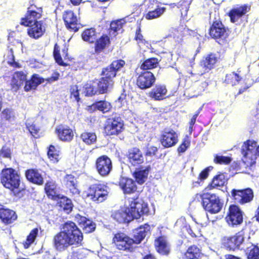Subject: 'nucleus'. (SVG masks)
I'll use <instances>...</instances> for the list:
<instances>
[{"label": "nucleus", "instance_id": "f257e3e1", "mask_svg": "<svg viewBox=\"0 0 259 259\" xmlns=\"http://www.w3.org/2000/svg\"><path fill=\"white\" fill-rule=\"evenodd\" d=\"M82 240V232L72 222L65 223L53 239L55 247L60 251L64 250L70 246L80 245Z\"/></svg>", "mask_w": 259, "mask_h": 259}, {"label": "nucleus", "instance_id": "f03ea898", "mask_svg": "<svg viewBox=\"0 0 259 259\" xmlns=\"http://www.w3.org/2000/svg\"><path fill=\"white\" fill-rule=\"evenodd\" d=\"M129 206L127 207L128 214L132 219H138L149 211L147 203L142 199L137 198L129 200Z\"/></svg>", "mask_w": 259, "mask_h": 259}, {"label": "nucleus", "instance_id": "7ed1b4c3", "mask_svg": "<svg viewBox=\"0 0 259 259\" xmlns=\"http://www.w3.org/2000/svg\"><path fill=\"white\" fill-rule=\"evenodd\" d=\"M1 179L4 186L11 190L18 188L20 185V176L16 170L11 168L2 170Z\"/></svg>", "mask_w": 259, "mask_h": 259}, {"label": "nucleus", "instance_id": "20e7f679", "mask_svg": "<svg viewBox=\"0 0 259 259\" xmlns=\"http://www.w3.org/2000/svg\"><path fill=\"white\" fill-rule=\"evenodd\" d=\"M244 162L247 165H251L255 163L257 156H259V145L253 140H248L244 143L242 147Z\"/></svg>", "mask_w": 259, "mask_h": 259}, {"label": "nucleus", "instance_id": "39448f33", "mask_svg": "<svg viewBox=\"0 0 259 259\" xmlns=\"http://www.w3.org/2000/svg\"><path fill=\"white\" fill-rule=\"evenodd\" d=\"M196 197L203 199L202 205L204 209L212 214L218 213L222 208L223 203L219 197L214 194L211 195L208 198H203L201 194H197Z\"/></svg>", "mask_w": 259, "mask_h": 259}, {"label": "nucleus", "instance_id": "423d86ee", "mask_svg": "<svg viewBox=\"0 0 259 259\" xmlns=\"http://www.w3.org/2000/svg\"><path fill=\"white\" fill-rule=\"evenodd\" d=\"M42 9L35 5H31L28 8L27 12L24 17L21 19L20 24L24 26L32 25L42 16Z\"/></svg>", "mask_w": 259, "mask_h": 259}, {"label": "nucleus", "instance_id": "0eeeda50", "mask_svg": "<svg viewBox=\"0 0 259 259\" xmlns=\"http://www.w3.org/2000/svg\"><path fill=\"white\" fill-rule=\"evenodd\" d=\"M108 194L107 186L101 184L93 185L89 188L87 196L94 201L102 202L106 198Z\"/></svg>", "mask_w": 259, "mask_h": 259}, {"label": "nucleus", "instance_id": "6e6552de", "mask_svg": "<svg viewBox=\"0 0 259 259\" xmlns=\"http://www.w3.org/2000/svg\"><path fill=\"white\" fill-rule=\"evenodd\" d=\"M96 167L101 176H108L112 169L111 160L106 156H100L96 160Z\"/></svg>", "mask_w": 259, "mask_h": 259}, {"label": "nucleus", "instance_id": "1a4fd4ad", "mask_svg": "<svg viewBox=\"0 0 259 259\" xmlns=\"http://www.w3.org/2000/svg\"><path fill=\"white\" fill-rule=\"evenodd\" d=\"M113 242L120 250H130L134 244L133 239L123 233H117L115 235Z\"/></svg>", "mask_w": 259, "mask_h": 259}, {"label": "nucleus", "instance_id": "9d476101", "mask_svg": "<svg viewBox=\"0 0 259 259\" xmlns=\"http://www.w3.org/2000/svg\"><path fill=\"white\" fill-rule=\"evenodd\" d=\"M226 220L230 226H234L240 224L243 221L242 212L236 205H231L229 208V213Z\"/></svg>", "mask_w": 259, "mask_h": 259}, {"label": "nucleus", "instance_id": "9b49d317", "mask_svg": "<svg viewBox=\"0 0 259 259\" xmlns=\"http://www.w3.org/2000/svg\"><path fill=\"white\" fill-rule=\"evenodd\" d=\"M155 81V77L150 71L141 73L137 77V84L141 89L150 88Z\"/></svg>", "mask_w": 259, "mask_h": 259}, {"label": "nucleus", "instance_id": "f8f14e48", "mask_svg": "<svg viewBox=\"0 0 259 259\" xmlns=\"http://www.w3.org/2000/svg\"><path fill=\"white\" fill-rule=\"evenodd\" d=\"M161 143L165 147H171L178 141V134L173 130H165L161 137Z\"/></svg>", "mask_w": 259, "mask_h": 259}, {"label": "nucleus", "instance_id": "ddd939ff", "mask_svg": "<svg viewBox=\"0 0 259 259\" xmlns=\"http://www.w3.org/2000/svg\"><path fill=\"white\" fill-rule=\"evenodd\" d=\"M232 194L235 201L240 204L247 203L253 197V192L249 188L243 190H233Z\"/></svg>", "mask_w": 259, "mask_h": 259}, {"label": "nucleus", "instance_id": "4468645a", "mask_svg": "<svg viewBox=\"0 0 259 259\" xmlns=\"http://www.w3.org/2000/svg\"><path fill=\"white\" fill-rule=\"evenodd\" d=\"M55 134L59 139L63 142H70L74 137L72 130L67 125H58L55 129Z\"/></svg>", "mask_w": 259, "mask_h": 259}, {"label": "nucleus", "instance_id": "2eb2a0df", "mask_svg": "<svg viewBox=\"0 0 259 259\" xmlns=\"http://www.w3.org/2000/svg\"><path fill=\"white\" fill-rule=\"evenodd\" d=\"M123 129V123L120 118L118 117L108 121L105 127V130L107 135H117L120 133Z\"/></svg>", "mask_w": 259, "mask_h": 259}, {"label": "nucleus", "instance_id": "dca6fc26", "mask_svg": "<svg viewBox=\"0 0 259 259\" xmlns=\"http://www.w3.org/2000/svg\"><path fill=\"white\" fill-rule=\"evenodd\" d=\"M209 34L214 38L225 39L228 35L227 30L222 23L214 22L210 28Z\"/></svg>", "mask_w": 259, "mask_h": 259}, {"label": "nucleus", "instance_id": "f3484780", "mask_svg": "<svg viewBox=\"0 0 259 259\" xmlns=\"http://www.w3.org/2000/svg\"><path fill=\"white\" fill-rule=\"evenodd\" d=\"M27 29L28 35L31 38L37 39L41 37L45 31V27L42 26V21L36 22L29 25Z\"/></svg>", "mask_w": 259, "mask_h": 259}, {"label": "nucleus", "instance_id": "a211bd4d", "mask_svg": "<svg viewBox=\"0 0 259 259\" xmlns=\"http://www.w3.org/2000/svg\"><path fill=\"white\" fill-rule=\"evenodd\" d=\"M17 218V215L14 210L0 204V219L3 223L7 224H11Z\"/></svg>", "mask_w": 259, "mask_h": 259}, {"label": "nucleus", "instance_id": "6ab92c4d", "mask_svg": "<svg viewBox=\"0 0 259 259\" xmlns=\"http://www.w3.org/2000/svg\"><path fill=\"white\" fill-rule=\"evenodd\" d=\"M63 19L66 27L74 32L78 31V20L71 11H66L63 14Z\"/></svg>", "mask_w": 259, "mask_h": 259}, {"label": "nucleus", "instance_id": "aec40b11", "mask_svg": "<svg viewBox=\"0 0 259 259\" xmlns=\"http://www.w3.org/2000/svg\"><path fill=\"white\" fill-rule=\"evenodd\" d=\"M151 227L148 224H145L140 226L134 232V243L139 244L144 239V238L149 233Z\"/></svg>", "mask_w": 259, "mask_h": 259}, {"label": "nucleus", "instance_id": "412c9836", "mask_svg": "<svg viewBox=\"0 0 259 259\" xmlns=\"http://www.w3.org/2000/svg\"><path fill=\"white\" fill-rule=\"evenodd\" d=\"M111 217L113 219L119 223H128L132 221L127 208H122L113 211Z\"/></svg>", "mask_w": 259, "mask_h": 259}, {"label": "nucleus", "instance_id": "4be33fe9", "mask_svg": "<svg viewBox=\"0 0 259 259\" xmlns=\"http://www.w3.org/2000/svg\"><path fill=\"white\" fill-rule=\"evenodd\" d=\"M26 75L22 72H15L13 75L11 82V90L13 92H17L22 84L26 83Z\"/></svg>", "mask_w": 259, "mask_h": 259}, {"label": "nucleus", "instance_id": "5701e85b", "mask_svg": "<svg viewBox=\"0 0 259 259\" xmlns=\"http://www.w3.org/2000/svg\"><path fill=\"white\" fill-rule=\"evenodd\" d=\"M167 89L164 85H156L149 93V96L155 100H161L165 98Z\"/></svg>", "mask_w": 259, "mask_h": 259}, {"label": "nucleus", "instance_id": "b1692460", "mask_svg": "<svg viewBox=\"0 0 259 259\" xmlns=\"http://www.w3.org/2000/svg\"><path fill=\"white\" fill-rule=\"evenodd\" d=\"M119 186L124 193H132L137 190L135 182L131 179L121 178L119 181Z\"/></svg>", "mask_w": 259, "mask_h": 259}, {"label": "nucleus", "instance_id": "393cba45", "mask_svg": "<svg viewBox=\"0 0 259 259\" xmlns=\"http://www.w3.org/2000/svg\"><path fill=\"white\" fill-rule=\"evenodd\" d=\"M128 158L130 162L133 165L141 164L144 161V157L141 151L136 148L129 151Z\"/></svg>", "mask_w": 259, "mask_h": 259}, {"label": "nucleus", "instance_id": "a878e982", "mask_svg": "<svg viewBox=\"0 0 259 259\" xmlns=\"http://www.w3.org/2000/svg\"><path fill=\"white\" fill-rule=\"evenodd\" d=\"M27 179L31 183L41 185L44 183V179L41 175L36 170L28 169L25 172Z\"/></svg>", "mask_w": 259, "mask_h": 259}, {"label": "nucleus", "instance_id": "bb28decb", "mask_svg": "<svg viewBox=\"0 0 259 259\" xmlns=\"http://www.w3.org/2000/svg\"><path fill=\"white\" fill-rule=\"evenodd\" d=\"M247 6L243 5L232 10L229 13L231 21L233 23L238 22L239 19L247 13Z\"/></svg>", "mask_w": 259, "mask_h": 259}, {"label": "nucleus", "instance_id": "cd10ccee", "mask_svg": "<svg viewBox=\"0 0 259 259\" xmlns=\"http://www.w3.org/2000/svg\"><path fill=\"white\" fill-rule=\"evenodd\" d=\"M2 125L6 126L7 123H12L15 119V116L13 110L9 108L4 109L1 114Z\"/></svg>", "mask_w": 259, "mask_h": 259}, {"label": "nucleus", "instance_id": "c85d7f7f", "mask_svg": "<svg viewBox=\"0 0 259 259\" xmlns=\"http://www.w3.org/2000/svg\"><path fill=\"white\" fill-rule=\"evenodd\" d=\"M63 183L71 193L74 194L79 193V191L76 188V180L73 175H66L64 178Z\"/></svg>", "mask_w": 259, "mask_h": 259}, {"label": "nucleus", "instance_id": "c756f323", "mask_svg": "<svg viewBox=\"0 0 259 259\" xmlns=\"http://www.w3.org/2000/svg\"><path fill=\"white\" fill-rule=\"evenodd\" d=\"M155 245L157 251L160 254H167L169 252V247L164 237H160L155 241Z\"/></svg>", "mask_w": 259, "mask_h": 259}, {"label": "nucleus", "instance_id": "7c9ffc66", "mask_svg": "<svg viewBox=\"0 0 259 259\" xmlns=\"http://www.w3.org/2000/svg\"><path fill=\"white\" fill-rule=\"evenodd\" d=\"M234 237L235 240L236 248L239 247L240 245H242V248L245 249L246 245L250 242V237L247 234L245 235L243 232H238Z\"/></svg>", "mask_w": 259, "mask_h": 259}, {"label": "nucleus", "instance_id": "2f4dec72", "mask_svg": "<svg viewBox=\"0 0 259 259\" xmlns=\"http://www.w3.org/2000/svg\"><path fill=\"white\" fill-rule=\"evenodd\" d=\"M45 79L40 77L37 74L32 76L31 79L26 81L24 90L26 92L35 89L36 87L45 81Z\"/></svg>", "mask_w": 259, "mask_h": 259}, {"label": "nucleus", "instance_id": "473e14b6", "mask_svg": "<svg viewBox=\"0 0 259 259\" xmlns=\"http://www.w3.org/2000/svg\"><path fill=\"white\" fill-rule=\"evenodd\" d=\"M45 189L49 198L54 200L59 198L57 193L56 184L54 181H48L46 184Z\"/></svg>", "mask_w": 259, "mask_h": 259}, {"label": "nucleus", "instance_id": "72a5a7b5", "mask_svg": "<svg viewBox=\"0 0 259 259\" xmlns=\"http://www.w3.org/2000/svg\"><path fill=\"white\" fill-rule=\"evenodd\" d=\"M149 169L148 167L137 169L134 172V177L137 182L140 184H143L147 179L149 174Z\"/></svg>", "mask_w": 259, "mask_h": 259}, {"label": "nucleus", "instance_id": "f704fd0d", "mask_svg": "<svg viewBox=\"0 0 259 259\" xmlns=\"http://www.w3.org/2000/svg\"><path fill=\"white\" fill-rule=\"evenodd\" d=\"M57 204L66 213H69L72 210L73 204L70 199L66 197L58 198Z\"/></svg>", "mask_w": 259, "mask_h": 259}, {"label": "nucleus", "instance_id": "c9c22d12", "mask_svg": "<svg viewBox=\"0 0 259 259\" xmlns=\"http://www.w3.org/2000/svg\"><path fill=\"white\" fill-rule=\"evenodd\" d=\"M248 259H259V248L250 242L246 248Z\"/></svg>", "mask_w": 259, "mask_h": 259}, {"label": "nucleus", "instance_id": "e433bc0d", "mask_svg": "<svg viewBox=\"0 0 259 259\" xmlns=\"http://www.w3.org/2000/svg\"><path fill=\"white\" fill-rule=\"evenodd\" d=\"M79 223L81 225L83 231L87 233L93 232L96 228L95 223L85 217L80 218Z\"/></svg>", "mask_w": 259, "mask_h": 259}, {"label": "nucleus", "instance_id": "4c0bfd02", "mask_svg": "<svg viewBox=\"0 0 259 259\" xmlns=\"http://www.w3.org/2000/svg\"><path fill=\"white\" fill-rule=\"evenodd\" d=\"M242 77L240 74V71L232 72L227 74L225 81L228 84L231 85H235L239 83L242 79Z\"/></svg>", "mask_w": 259, "mask_h": 259}, {"label": "nucleus", "instance_id": "58836bf2", "mask_svg": "<svg viewBox=\"0 0 259 259\" xmlns=\"http://www.w3.org/2000/svg\"><path fill=\"white\" fill-rule=\"evenodd\" d=\"M110 39L107 35H103L96 42L95 51L100 53L109 46Z\"/></svg>", "mask_w": 259, "mask_h": 259}, {"label": "nucleus", "instance_id": "ea45409f", "mask_svg": "<svg viewBox=\"0 0 259 259\" xmlns=\"http://www.w3.org/2000/svg\"><path fill=\"white\" fill-rule=\"evenodd\" d=\"M227 178L224 174H219L215 176L210 185V188H218L223 186L227 182Z\"/></svg>", "mask_w": 259, "mask_h": 259}, {"label": "nucleus", "instance_id": "a19ab883", "mask_svg": "<svg viewBox=\"0 0 259 259\" xmlns=\"http://www.w3.org/2000/svg\"><path fill=\"white\" fill-rule=\"evenodd\" d=\"M199 248L196 246L189 247L185 254L184 259H198L201 256Z\"/></svg>", "mask_w": 259, "mask_h": 259}, {"label": "nucleus", "instance_id": "79ce46f5", "mask_svg": "<svg viewBox=\"0 0 259 259\" xmlns=\"http://www.w3.org/2000/svg\"><path fill=\"white\" fill-rule=\"evenodd\" d=\"M80 138L87 145L93 144L97 140V136L93 132H85L81 134Z\"/></svg>", "mask_w": 259, "mask_h": 259}, {"label": "nucleus", "instance_id": "37998d69", "mask_svg": "<svg viewBox=\"0 0 259 259\" xmlns=\"http://www.w3.org/2000/svg\"><path fill=\"white\" fill-rule=\"evenodd\" d=\"M113 84V80H107L105 78L102 77L98 83V90L100 93H106L108 89Z\"/></svg>", "mask_w": 259, "mask_h": 259}, {"label": "nucleus", "instance_id": "c03bdc74", "mask_svg": "<svg viewBox=\"0 0 259 259\" xmlns=\"http://www.w3.org/2000/svg\"><path fill=\"white\" fill-rule=\"evenodd\" d=\"M81 37L83 40L85 41L90 43L93 42L96 38V31L94 28L85 29L82 33Z\"/></svg>", "mask_w": 259, "mask_h": 259}, {"label": "nucleus", "instance_id": "a18cd8bd", "mask_svg": "<svg viewBox=\"0 0 259 259\" xmlns=\"http://www.w3.org/2000/svg\"><path fill=\"white\" fill-rule=\"evenodd\" d=\"M48 155L50 160L53 163L58 162L60 158V151L57 150L56 148L53 145H50L49 147Z\"/></svg>", "mask_w": 259, "mask_h": 259}, {"label": "nucleus", "instance_id": "49530a36", "mask_svg": "<svg viewBox=\"0 0 259 259\" xmlns=\"http://www.w3.org/2000/svg\"><path fill=\"white\" fill-rule=\"evenodd\" d=\"M158 64V59L155 58H150L145 60L141 65V69L148 70L156 68Z\"/></svg>", "mask_w": 259, "mask_h": 259}, {"label": "nucleus", "instance_id": "de8ad7c7", "mask_svg": "<svg viewBox=\"0 0 259 259\" xmlns=\"http://www.w3.org/2000/svg\"><path fill=\"white\" fill-rule=\"evenodd\" d=\"M26 126L30 133L34 138H38L40 136L39 128L35 124L32 123L31 120H27L26 122Z\"/></svg>", "mask_w": 259, "mask_h": 259}, {"label": "nucleus", "instance_id": "09e8293b", "mask_svg": "<svg viewBox=\"0 0 259 259\" xmlns=\"http://www.w3.org/2000/svg\"><path fill=\"white\" fill-rule=\"evenodd\" d=\"M38 229L37 228L33 229L28 236L26 240L24 243V247L25 248H28L30 245L34 242L35 239L37 235Z\"/></svg>", "mask_w": 259, "mask_h": 259}, {"label": "nucleus", "instance_id": "8fccbe9b", "mask_svg": "<svg viewBox=\"0 0 259 259\" xmlns=\"http://www.w3.org/2000/svg\"><path fill=\"white\" fill-rule=\"evenodd\" d=\"M38 229L37 228L33 229L28 236L26 240L24 243V247L25 248H28L30 245L34 242L35 239L37 235Z\"/></svg>", "mask_w": 259, "mask_h": 259}, {"label": "nucleus", "instance_id": "3c124183", "mask_svg": "<svg viewBox=\"0 0 259 259\" xmlns=\"http://www.w3.org/2000/svg\"><path fill=\"white\" fill-rule=\"evenodd\" d=\"M217 61V58L214 55L211 54L205 58L203 65L206 69L210 70L213 67Z\"/></svg>", "mask_w": 259, "mask_h": 259}, {"label": "nucleus", "instance_id": "603ef678", "mask_svg": "<svg viewBox=\"0 0 259 259\" xmlns=\"http://www.w3.org/2000/svg\"><path fill=\"white\" fill-rule=\"evenodd\" d=\"M165 10L164 8H158L154 11L149 12L145 15V18L148 20L158 18L164 12Z\"/></svg>", "mask_w": 259, "mask_h": 259}, {"label": "nucleus", "instance_id": "864d4df0", "mask_svg": "<svg viewBox=\"0 0 259 259\" xmlns=\"http://www.w3.org/2000/svg\"><path fill=\"white\" fill-rule=\"evenodd\" d=\"M96 107H97V110L103 113L108 112L111 108V105L109 102L103 101L97 102Z\"/></svg>", "mask_w": 259, "mask_h": 259}, {"label": "nucleus", "instance_id": "5fc2aeb1", "mask_svg": "<svg viewBox=\"0 0 259 259\" xmlns=\"http://www.w3.org/2000/svg\"><path fill=\"white\" fill-rule=\"evenodd\" d=\"M140 28H139V29L137 30L136 40L138 41L139 47L144 50V51H146L144 46H145L146 48H149L150 45L149 42L143 39V36L140 33Z\"/></svg>", "mask_w": 259, "mask_h": 259}, {"label": "nucleus", "instance_id": "6e6d98bb", "mask_svg": "<svg viewBox=\"0 0 259 259\" xmlns=\"http://www.w3.org/2000/svg\"><path fill=\"white\" fill-rule=\"evenodd\" d=\"M213 161L217 164H227L231 161V158L223 155H215Z\"/></svg>", "mask_w": 259, "mask_h": 259}, {"label": "nucleus", "instance_id": "4d7b16f0", "mask_svg": "<svg viewBox=\"0 0 259 259\" xmlns=\"http://www.w3.org/2000/svg\"><path fill=\"white\" fill-rule=\"evenodd\" d=\"M224 244L230 249L234 250L236 248V244L234 236L225 238L224 239Z\"/></svg>", "mask_w": 259, "mask_h": 259}, {"label": "nucleus", "instance_id": "13d9d810", "mask_svg": "<svg viewBox=\"0 0 259 259\" xmlns=\"http://www.w3.org/2000/svg\"><path fill=\"white\" fill-rule=\"evenodd\" d=\"M102 74L105 76L103 78H105L107 80H112V78L116 76V73L114 70L111 68L110 66H109L103 70Z\"/></svg>", "mask_w": 259, "mask_h": 259}, {"label": "nucleus", "instance_id": "bf43d9fd", "mask_svg": "<svg viewBox=\"0 0 259 259\" xmlns=\"http://www.w3.org/2000/svg\"><path fill=\"white\" fill-rule=\"evenodd\" d=\"M124 23L125 21L124 19H120L112 22L110 24L111 30H113L114 32L119 31L122 28Z\"/></svg>", "mask_w": 259, "mask_h": 259}, {"label": "nucleus", "instance_id": "052dcab7", "mask_svg": "<svg viewBox=\"0 0 259 259\" xmlns=\"http://www.w3.org/2000/svg\"><path fill=\"white\" fill-rule=\"evenodd\" d=\"M190 138L186 136L183 140L181 145L178 148L179 153H184L190 146Z\"/></svg>", "mask_w": 259, "mask_h": 259}, {"label": "nucleus", "instance_id": "680f3d73", "mask_svg": "<svg viewBox=\"0 0 259 259\" xmlns=\"http://www.w3.org/2000/svg\"><path fill=\"white\" fill-rule=\"evenodd\" d=\"M116 103L119 104L120 107L123 108V110H127L129 108L127 97L124 95H121L118 98Z\"/></svg>", "mask_w": 259, "mask_h": 259}, {"label": "nucleus", "instance_id": "e2e57ef3", "mask_svg": "<svg viewBox=\"0 0 259 259\" xmlns=\"http://www.w3.org/2000/svg\"><path fill=\"white\" fill-rule=\"evenodd\" d=\"M125 64V62L122 60H115L114 61L112 64L110 65L111 68H112L115 70V72H116L118 70H119Z\"/></svg>", "mask_w": 259, "mask_h": 259}, {"label": "nucleus", "instance_id": "0e129e2a", "mask_svg": "<svg viewBox=\"0 0 259 259\" xmlns=\"http://www.w3.org/2000/svg\"><path fill=\"white\" fill-rule=\"evenodd\" d=\"M54 57L58 64L61 65H64L63 60L59 54V47L56 44L54 49Z\"/></svg>", "mask_w": 259, "mask_h": 259}, {"label": "nucleus", "instance_id": "69168bd1", "mask_svg": "<svg viewBox=\"0 0 259 259\" xmlns=\"http://www.w3.org/2000/svg\"><path fill=\"white\" fill-rule=\"evenodd\" d=\"M70 92L71 97L78 102L79 98L78 87L76 85L72 86L70 89Z\"/></svg>", "mask_w": 259, "mask_h": 259}, {"label": "nucleus", "instance_id": "338daca9", "mask_svg": "<svg viewBox=\"0 0 259 259\" xmlns=\"http://www.w3.org/2000/svg\"><path fill=\"white\" fill-rule=\"evenodd\" d=\"M213 169L212 166H209L205 168L204 170L201 171V172L199 175V179L201 180L205 179L208 175V172L211 171Z\"/></svg>", "mask_w": 259, "mask_h": 259}, {"label": "nucleus", "instance_id": "774afa93", "mask_svg": "<svg viewBox=\"0 0 259 259\" xmlns=\"http://www.w3.org/2000/svg\"><path fill=\"white\" fill-rule=\"evenodd\" d=\"M157 151V148L154 146H150L147 148L146 155L147 156L154 155Z\"/></svg>", "mask_w": 259, "mask_h": 259}]
</instances>
